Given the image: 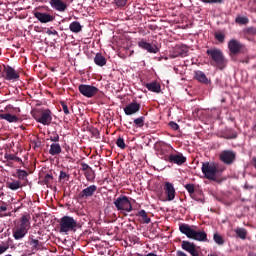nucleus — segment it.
<instances>
[{"mask_svg": "<svg viewBox=\"0 0 256 256\" xmlns=\"http://www.w3.org/2000/svg\"><path fill=\"white\" fill-rule=\"evenodd\" d=\"M213 239L217 245H225V240L219 233H214Z\"/></svg>", "mask_w": 256, "mask_h": 256, "instance_id": "72a5a7b5", "label": "nucleus"}, {"mask_svg": "<svg viewBox=\"0 0 256 256\" xmlns=\"http://www.w3.org/2000/svg\"><path fill=\"white\" fill-rule=\"evenodd\" d=\"M189 54V47L187 45L183 44H177L174 49L172 54H170L171 59H177V57H187Z\"/></svg>", "mask_w": 256, "mask_h": 256, "instance_id": "f8f14e48", "label": "nucleus"}, {"mask_svg": "<svg viewBox=\"0 0 256 256\" xmlns=\"http://www.w3.org/2000/svg\"><path fill=\"white\" fill-rule=\"evenodd\" d=\"M197 226H191L189 224L181 223L179 224V231L182 235H186L188 239H193L194 241L208 242L207 233L203 230L197 231Z\"/></svg>", "mask_w": 256, "mask_h": 256, "instance_id": "20e7f679", "label": "nucleus"}, {"mask_svg": "<svg viewBox=\"0 0 256 256\" xmlns=\"http://www.w3.org/2000/svg\"><path fill=\"white\" fill-rule=\"evenodd\" d=\"M2 77L6 81H19L21 76L19 75V71L15 70L13 67L4 65L2 70Z\"/></svg>", "mask_w": 256, "mask_h": 256, "instance_id": "0eeeda50", "label": "nucleus"}, {"mask_svg": "<svg viewBox=\"0 0 256 256\" xmlns=\"http://www.w3.org/2000/svg\"><path fill=\"white\" fill-rule=\"evenodd\" d=\"M228 49L230 51V55H238V53H241V50L243 49V44H241L237 39H232L228 42Z\"/></svg>", "mask_w": 256, "mask_h": 256, "instance_id": "2eb2a0df", "label": "nucleus"}, {"mask_svg": "<svg viewBox=\"0 0 256 256\" xmlns=\"http://www.w3.org/2000/svg\"><path fill=\"white\" fill-rule=\"evenodd\" d=\"M16 174L20 181H24V179H27V177H29V173H27V171L22 170V169H18L16 171Z\"/></svg>", "mask_w": 256, "mask_h": 256, "instance_id": "2f4dec72", "label": "nucleus"}, {"mask_svg": "<svg viewBox=\"0 0 256 256\" xmlns=\"http://www.w3.org/2000/svg\"><path fill=\"white\" fill-rule=\"evenodd\" d=\"M194 79L196 81H199V83H204V85H209V79L207 78V75L203 73V71H195L194 72Z\"/></svg>", "mask_w": 256, "mask_h": 256, "instance_id": "4be33fe9", "label": "nucleus"}, {"mask_svg": "<svg viewBox=\"0 0 256 256\" xmlns=\"http://www.w3.org/2000/svg\"><path fill=\"white\" fill-rule=\"evenodd\" d=\"M248 256H256V253H250Z\"/></svg>", "mask_w": 256, "mask_h": 256, "instance_id": "13d9d810", "label": "nucleus"}, {"mask_svg": "<svg viewBox=\"0 0 256 256\" xmlns=\"http://www.w3.org/2000/svg\"><path fill=\"white\" fill-rule=\"evenodd\" d=\"M235 23H238V25H247V23H249V18L245 16H238L235 19Z\"/></svg>", "mask_w": 256, "mask_h": 256, "instance_id": "f704fd0d", "label": "nucleus"}, {"mask_svg": "<svg viewBox=\"0 0 256 256\" xmlns=\"http://www.w3.org/2000/svg\"><path fill=\"white\" fill-rule=\"evenodd\" d=\"M193 199H194V201H199L200 203H203V199H199V198H197V196H195V193L194 194H192V196H191Z\"/></svg>", "mask_w": 256, "mask_h": 256, "instance_id": "603ef678", "label": "nucleus"}, {"mask_svg": "<svg viewBox=\"0 0 256 256\" xmlns=\"http://www.w3.org/2000/svg\"><path fill=\"white\" fill-rule=\"evenodd\" d=\"M117 7H125L127 5V0H114Z\"/></svg>", "mask_w": 256, "mask_h": 256, "instance_id": "a18cd8bd", "label": "nucleus"}, {"mask_svg": "<svg viewBox=\"0 0 256 256\" xmlns=\"http://www.w3.org/2000/svg\"><path fill=\"white\" fill-rule=\"evenodd\" d=\"M248 33H250L251 35H256V28H248Z\"/></svg>", "mask_w": 256, "mask_h": 256, "instance_id": "3c124183", "label": "nucleus"}, {"mask_svg": "<svg viewBox=\"0 0 256 256\" xmlns=\"http://www.w3.org/2000/svg\"><path fill=\"white\" fill-rule=\"evenodd\" d=\"M60 105L65 115H69L70 111H69V107L67 106V103H65V101H62L60 102Z\"/></svg>", "mask_w": 256, "mask_h": 256, "instance_id": "37998d69", "label": "nucleus"}, {"mask_svg": "<svg viewBox=\"0 0 256 256\" xmlns=\"http://www.w3.org/2000/svg\"><path fill=\"white\" fill-rule=\"evenodd\" d=\"M146 89L151 91L152 93H161V84L157 81H152L150 83L145 84Z\"/></svg>", "mask_w": 256, "mask_h": 256, "instance_id": "412c9836", "label": "nucleus"}, {"mask_svg": "<svg viewBox=\"0 0 256 256\" xmlns=\"http://www.w3.org/2000/svg\"><path fill=\"white\" fill-rule=\"evenodd\" d=\"M181 248L183 251H187V253H190L192 256H201V252H199V248L195 243L183 240L181 243Z\"/></svg>", "mask_w": 256, "mask_h": 256, "instance_id": "9b49d317", "label": "nucleus"}, {"mask_svg": "<svg viewBox=\"0 0 256 256\" xmlns=\"http://www.w3.org/2000/svg\"><path fill=\"white\" fill-rule=\"evenodd\" d=\"M165 161L168 163H174L175 165H185L187 163V157L183 156V153L178 152L177 154H170Z\"/></svg>", "mask_w": 256, "mask_h": 256, "instance_id": "ddd939ff", "label": "nucleus"}, {"mask_svg": "<svg viewBox=\"0 0 256 256\" xmlns=\"http://www.w3.org/2000/svg\"><path fill=\"white\" fill-rule=\"evenodd\" d=\"M92 135H94V136L99 135V130H97L96 128H94V129L92 130Z\"/></svg>", "mask_w": 256, "mask_h": 256, "instance_id": "5fc2aeb1", "label": "nucleus"}, {"mask_svg": "<svg viewBox=\"0 0 256 256\" xmlns=\"http://www.w3.org/2000/svg\"><path fill=\"white\" fill-rule=\"evenodd\" d=\"M215 39H217V41H219V43H223L225 41V34H223L221 32H216Z\"/></svg>", "mask_w": 256, "mask_h": 256, "instance_id": "a19ab883", "label": "nucleus"}, {"mask_svg": "<svg viewBox=\"0 0 256 256\" xmlns=\"http://www.w3.org/2000/svg\"><path fill=\"white\" fill-rule=\"evenodd\" d=\"M134 125L136 127H143L145 125V116L134 119Z\"/></svg>", "mask_w": 256, "mask_h": 256, "instance_id": "e433bc0d", "label": "nucleus"}, {"mask_svg": "<svg viewBox=\"0 0 256 256\" xmlns=\"http://www.w3.org/2000/svg\"><path fill=\"white\" fill-rule=\"evenodd\" d=\"M29 245H31L32 251H39L41 249V242L33 238V236H29Z\"/></svg>", "mask_w": 256, "mask_h": 256, "instance_id": "bb28decb", "label": "nucleus"}, {"mask_svg": "<svg viewBox=\"0 0 256 256\" xmlns=\"http://www.w3.org/2000/svg\"><path fill=\"white\" fill-rule=\"evenodd\" d=\"M137 217H141L143 223H146V225H149L151 223V218L147 215V212L145 210H140L136 214Z\"/></svg>", "mask_w": 256, "mask_h": 256, "instance_id": "cd10ccee", "label": "nucleus"}, {"mask_svg": "<svg viewBox=\"0 0 256 256\" xmlns=\"http://www.w3.org/2000/svg\"><path fill=\"white\" fill-rule=\"evenodd\" d=\"M177 256H187L183 251H177Z\"/></svg>", "mask_w": 256, "mask_h": 256, "instance_id": "6e6d98bb", "label": "nucleus"}, {"mask_svg": "<svg viewBox=\"0 0 256 256\" xmlns=\"http://www.w3.org/2000/svg\"><path fill=\"white\" fill-rule=\"evenodd\" d=\"M235 233L239 239H247V230L245 228H237Z\"/></svg>", "mask_w": 256, "mask_h": 256, "instance_id": "7c9ffc66", "label": "nucleus"}, {"mask_svg": "<svg viewBox=\"0 0 256 256\" xmlns=\"http://www.w3.org/2000/svg\"><path fill=\"white\" fill-rule=\"evenodd\" d=\"M31 229V216L29 214H24L20 220L15 224L12 233L16 241H21L29 230Z\"/></svg>", "mask_w": 256, "mask_h": 256, "instance_id": "f03ea898", "label": "nucleus"}, {"mask_svg": "<svg viewBox=\"0 0 256 256\" xmlns=\"http://www.w3.org/2000/svg\"><path fill=\"white\" fill-rule=\"evenodd\" d=\"M138 47H140V49H144V51H147L148 53H159V47H157L155 44L147 42L145 39L138 41Z\"/></svg>", "mask_w": 256, "mask_h": 256, "instance_id": "4468645a", "label": "nucleus"}, {"mask_svg": "<svg viewBox=\"0 0 256 256\" xmlns=\"http://www.w3.org/2000/svg\"><path fill=\"white\" fill-rule=\"evenodd\" d=\"M69 29L72 33H81L83 26H81V23H79L78 21H74L70 23Z\"/></svg>", "mask_w": 256, "mask_h": 256, "instance_id": "a878e982", "label": "nucleus"}, {"mask_svg": "<svg viewBox=\"0 0 256 256\" xmlns=\"http://www.w3.org/2000/svg\"><path fill=\"white\" fill-rule=\"evenodd\" d=\"M7 249H9L8 245H0V255H3Z\"/></svg>", "mask_w": 256, "mask_h": 256, "instance_id": "de8ad7c7", "label": "nucleus"}, {"mask_svg": "<svg viewBox=\"0 0 256 256\" xmlns=\"http://www.w3.org/2000/svg\"><path fill=\"white\" fill-rule=\"evenodd\" d=\"M245 189H248V186H247V185H245Z\"/></svg>", "mask_w": 256, "mask_h": 256, "instance_id": "bf43d9fd", "label": "nucleus"}, {"mask_svg": "<svg viewBox=\"0 0 256 256\" xmlns=\"http://www.w3.org/2000/svg\"><path fill=\"white\" fill-rule=\"evenodd\" d=\"M202 3H223V0H202Z\"/></svg>", "mask_w": 256, "mask_h": 256, "instance_id": "09e8293b", "label": "nucleus"}, {"mask_svg": "<svg viewBox=\"0 0 256 256\" xmlns=\"http://www.w3.org/2000/svg\"><path fill=\"white\" fill-rule=\"evenodd\" d=\"M94 63L98 67H105V65H107V58H105L103 54L97 53L94 57Z\"/></svg>", "mask_w": 256, "mask_h": 256, "instance_id": "b1692460", "label": "nucleus"}, {"mask_svg": "<svg viewBox=\"0 0 256 256\" xmlns=\"http://www.w3.org/2000/svg\"><path fill=\"white\" fill-rule=\"evenodd\" d=\"M69 174H67L65 171H60L59 175V181H63V183L69 181Z\"/></svg>", "mask_w": 256, "mask_h": 256, "instance_id": "ea45409f", "label": "nucleus"}, {"mask_svg": "<svg viewBox=\"0 0 256 256\" xmlns=\"http://www.w3.org/2000/svg\"><path fill=\"white\" fill-rule=\"evenodd\" d=\"M46 33L47 35H59V32H57V30H51V29H47Z\"/></svg>", "mask_w": 256, "mask_h": 256, "instance_id": "8fccbe9b", "label": "nucleus"}, {"mask_svg": "<svg viewBox=\"0 0 256 256\" xmlns=\"http://www.w3.org/2000/svg\"><path fill=\"white\" fill-rule=\"evenodd\" d=\"M0 119L7 121L8 123H19V117L11 113L0 114Z\"/></svg>", "mask_w": 256, "mask_h": 256, "instance_id": "5701e85b", "label": "nucleus"}, {"mask_svg": "<svg viewBox=\"0 0 256 256\" xmlns=\"http://www.w3.org/2000/svg\"><path fill=\"white\" fill-rule=\"evenodd\" d=\"M8 189L11 191H17V189H21V182L17 180H13L12 182L7 183Z\"/></svg>", "mask_w": 256, "mask_h": 256, "instance_id": "c756f323", "label": "nucleus"}, {"mask_svg": "<svg viewBox=\"0 0 256 256\" xmlns=\"http://www.w3.org/2000/svg\"><path fill=\"white\" fill-rule=\"evenodd\" d=\"M114 205L117 211H126V213H131V211H133L131 201H129V197L125 195H120L118 198H116Z\"/></svg>", "mask_w": 256, "mask_h": 256, "instance_id": "423d86ee", "label": "nucleus"}, {"mask_svg": "<svg viewBox=\"0 0 256 256\" xmlns=\"http://www.w3.org/2000/svg\"><path fill=\"white\" fill-rule=\"evenodd\" d=\"M206 53L209 57L210 65L220 69V71H223V69L227 67L229 61L225 57L223 50L219 48H210L206 51Z\"/></svg>", "mask_w": 256, "mask_h": 256, "instance_id": "7ed1b4c3", "label": "nucleus"}, {"mask_svg": "<svg viewBox=\"0 0 256 256\" xmlns=\"http://www.w3.org/2000/svg\"><path fill=\"white\" fill-rule=\"evenodd\" d=\"M5 159H7V161H16V163H23V160L15 156V154H5Z\"/></svg>", "mask_w": 256, "mask_h": 256, "instance_id": "473e14b6", "label": "nucleus"}, {"mask_svg": "<svg viewBox=\"0 0 256 256\" xmlns=\"http://www.w3.org/2000/svg\"><path fill=\"white\" fill-rule=\"evenodd\" d=\"M0 211H7V206H0Z\"/></svg>", "mask_w": 256, "mask_h": 256, "instance_id": "4d7b16f0", "label": "nucleus"}, {"mask_svg": "<svg viewBox=\"0 0 256 256\" xmlns=\"http://www.w3.org/2000/svg\"><path fill=\"white\" fill-rule=\"evenodd\" d=\"M97 193V186L96 185H90L87 188L83 189L79 193L80 199H89V197H93Z\"/></svg>", "mask_w": 256, "mask_h": 256, "instance_id": "a211bd4d", "label": "nucleus"}, {"mask_svg": "<svg viewBox=\"0 0 256 256\" xmlns=\"http://www.w3.org/2000/svg\"><path fill=\"white\" fill-rule=\"evenodd\" d=\"M226 139H237V133H233L231 136L226 137Z\"/></svg>", "mask_w": 256, "mask_h": 256, "instance_id": "864d4df0", "label": "nucleus"}, {"mask_svg": "<svg viewBox=\"0 0 256 256\" xmlns=\"http://www.w3.org/2000/svg\"><path fill=\"white\" fill-rule=\"evenodd\" d=\"M219 159L225 165H233L237 159V153L233 150H223L219 155Z\"/></svg>", "mask_w": 256, "mask_h": 256, "instance_id": "9d476101", "label": "nucleus"}, {"mask_svg": "<svg viewBox=\"0 0 256 256\" xmlns=\"http://www.w3.org/2000/svg\"><path fill=\"white\" fill-rule=\"evenodd\" d=\"M139 111H141V104L137 101H133L124 107L125 115H135V113H139Z\"/></svg>", "mask_w": 256, "mask_h": 256, "instance_id": "dca6fc26", "label": "nucleus"}, {"mask_svg": "<svg viewBox=\"0 0 256 256\" xmlns=\"http://www.w3.org/2000/svg\"><path fill=\"white\" fill-rule=\"evenodd\" d=\"M50 141H52V143H58L59 134H57V132H52L50 135Z\"/></svg>", "mask_w": 256, "mask_h": 256, "instance_id": "79ce46f5", "label": "nucleus"}, {"mask_svg": "<svg viewBox=\"0 0 256 256\" xmlns=\"http://www.w3.org/2000/svg\"><path fill=\"white\" fill-rule=\"evenodd\" d=\"M77 227H79L77 220L71 216H63L59 220V231L65 233V235L77 231Z\"/></svg>", "mask_w": 256, "mask_h": 256, "instance_id": "39448f33", "label": "nucleus"}, {"mask_svg": "<svg viewBox=\"0 0 256 256\" xmlns=\"http://www.w3.org/2000/svg\"><path fill=\"white\" fill-rule=\"evenodd\" d=\"M43 183H45L47 187H51V185H53V175L46 174L43 179Z\"/></svg>", "mask_w": 256, "mask_h": 256, "instance_id": "c9c22d12", "label": "nucleus"}, {"mask_svg": "<svg viewBox=\"0 0 256 256\" xmlns=\"http://www.w3.org/2000/svg\"><path fill=\"white\" fill-rule=\"evenodd\" d=\"M201 169L206 179H209V181H218L221 173L225 171V166L216 162H204Z\"/></svg>", "mask_w": 256, "mask_h": 256, "instance_id": "f257e3e1", "label": "nucleus"}, {"mask_svg": "<svg viewBox=\"0 0 256 256\" xmlns=\"http://www.w3.org/2000/svg\"><path fill=\"white\" fill-rule=\"evenodd\" d=\"M34 119L37 123H41L42 125H51L53 116H51V110L45 109L34 114Z\"/></svg>", "mask_w": 256, "mask_h": 256, "instance_id": "6e6552de", "label": "nucleus"}, {"mask_svg": "<svg viewBox=\"0 0 256 256\" xmlns=\"http://www.w3.org/2000/svg\"><path fill=\"white\" fill-rule=\"evenodd\" d=\"M49 3L54 11H58L59 13H65L67 11V3L63 0H49Z\"/></svg>", "mask_w": 256, "mask_h": 256, "instance_id": "f3484780", "label": "nucleus"}, {"mask_svg": "<svg viewBox=\"0 0 256 256\" xmlns=\"http://www.w3.org/2000/svg\"><path fill=\"white\" fill-rule=\"evenodd\" d=\"M116 145H117V147H119V149H125V147H126L125 139H123V137L119 136L116 140Z\"/></svg>", "mask_w": 256, "mask_h": 256, "instance_id": "58836bf2", "label": "nucleus"}, {"mask_svg": "<svg viewBox=\"0 0 256 256\" xmlns=\"http://www.w3.org/2000/svg\"><path fill=\"white\" fill-rule=\"evenodd\" d=\"M80 165H81V171H84V173L91 169L89 164H87L85 162H82Z\"/></svg>", "mask_w": 256, "mask_h": 256, "instance_id": "49530a36", "label": "nucleus"}, {"mask_svg": "<svg viewBox=\"0 0 256 256\" xmlns=\"http://www.w3.org/2000/svg\"><path fill=\"white\" fill-rule=\"evenodd\" d=\"M186 191H188L190 197H193L195 193V184H186L185 186Z\"/></svg>", "mask_w": 256, "mask_h": 256, "instance_id": "4c0bfd02", "label": "nucleus"}, {"mask_svg": "<svg viewBox=\"0 0 256 256\" xmlns=\"http://www.w3.org/2000/svg\"><path fill=\"white\" fill-rule=\"evenodd\" d=\"M62 149H61V145L59 143H52L50 145V149H49V154L52 155L53 157L55 155H60Z\"/></svg>", "mask_w": 256, "mask_h": 256, "instance_id": "393cba45", "label": "nucleus"}, {"mask_svg": "<svg viewBox=\"0 0 256 256\" xmlns=\"http://www.w3.org/2000/svg\"><path fill=\"white\" fill-rule=\"evenodd\" d=\"M165 193L167 195L168 201H173L175 199V187L170 182H166L164 186Z\"/></svg>", "mask_w": 256, "mask_h": 256, "instance_id": "aec40b11", "label": "nucleus"}, {"mask_svg": "<svg viewBox=\"0 0 256 256\" xmlns=\"http://www.w3.org/2000/svg\"><path fill=\"white\" fill-rule=\"evenodd\" d=\"M168 125L173 131H179V124H177L176 122L171 121Z\"/></svg>", "mask_w": 256, "mask_h": 256, "instance_id": "c03bdc74", "label": "nucleus"}, {"mask_svg": "<svg viewBox=\"0 0 256 256\" xmlns=\"http://www.w3.org/2000/svg\"><path fill=\"white\" fill-rule=\"evenodd\" d=\"M34 17H36V19L39 20L40 23H51L55 19L54 15L46 12H35Z\"/></svg>", "mask_w": 256, "mask_h": 256, "instance_id": "6ab92c4d", "label": "nucleus"}, {"mask_svg": "<svg viewBox=\"0 0 256 256\" xmlns=\"http://www.w3.org/2000/svg\"><path fill=\"white\" fill-rule=\"evenodd\" d=\"M84 175L86 177V180L89 181L90 183L95 182V171L93 170V168L86 170V172H84Z\"/></svg>", "mask_w": 256, "mask_h": 256, "instance_id": "c85d7f7f", "label": "nucleus"}, {"mask_svg": "<svg viewBox=\"0 0 256 256\" xmlns=\"http://www.w3.org/2000/svg\"><path fill=\"white\" fill-rule=\"evenodd\" d=\"M79 93L83 95V97H87V99H93L95 95L99 92V88L93 85L80 84L78 86Z\"/></svg>", "mask_w": 256, "mask_h": 256, "instance_id": "1a4fd4ad", "label": "nucleus"}]
</instances>
